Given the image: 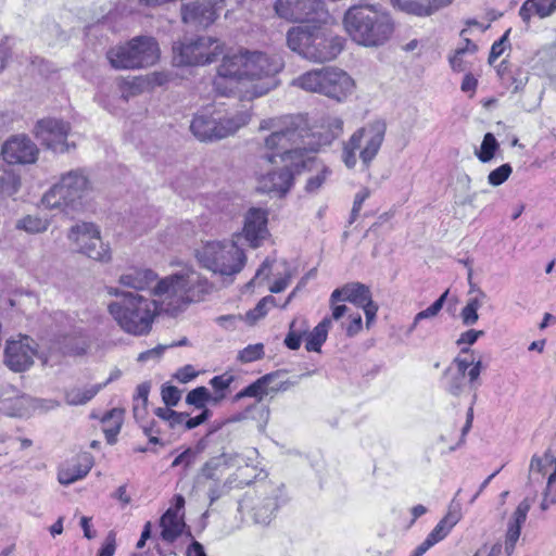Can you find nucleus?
Instances as JSON below:
<instances>
[{
    "label": "nucleus",
    "instance_id": "f257e3e1",
    "mask_svg": "<svg viewBox=\"0 0 556 556\" xmlns=\"http://www.w3.org/2000/svg\"><path fill=\"white\" fill-rule=\"evenodd\" d=\"M211 289V282L199 271L184 268L156 283L153 300L135 292H119L117 288H110V294L121 299L109 305V312L124 331L142 336L150 331L156 314H177L189 304L202 301Z\"/></svg>",
    "mask_w": 556,
    "mask_h": 556
},
{
    "label": "nucleus",
    "instance_id": "f03ea898",
    "mask_svg": "<svg viewBox=\"0 0 556 556\" xmlns=\"http://www.w3.org/2000/svg\"><path fill=\"white\" fill-rule=\"evenodd\" d=\"M260 131H269L263 138L261 161L282 167L258 178V190L285 195L293 185V172L314 164L309 153L318 151V142L308 131V122L303 115H280L264 118Z\"/></svg>",
    "mask_w": 556,
    "mask_h": 556
},
{
    "label": "nucleus",
    "instance_id": "7ed1b4c3",
    "mask_svg": "<svg viewBox=\"0 0 556 556\" xmlns=\"http://www.w3.org/2000/svg\"><path fill=\"white\" fill-rule=\"evenodd\" d=\"M283 66V60L279 55L239 50L223 58L213 87L220 96L238 94L242 99L252 100L277 87L276 76Z\"/></svg>",
    "mask_w": 556,
    "mask_h": 556
},
{
    "label": "nucleus",
    "instance_id": "20e7f679",
    "mask_svg": "<svg viewBox=\"0 0 556 556\" xmlns=\"http://www.w3.org/2000/svg\"><path fill=\"white\" fill-rule=\"evenodd\" d=\"M342 23L350 38L366 48L383 46L394 31L391 14L380 4L351 5L345 11Z\"/></svg>",
    "mask_w": 556,
    "mask_h": 556
},
{
    "label": "nucleus",
    "instance_id": "39448f33",
    "mask_svg": "<svg viewBox=\"0 0 556 556\" xmlns=\"http://www.w3.org/2000/svg\"><path fill=\"white\" fill-rule=\"evenodd\" d=\"M288 48L314 63L334 60L344 48V38L334 35L326 24L293 26L286 35Z\"/></svg>",
    "mask_w": 556,
    "mask_h": 556
},
{
    "label": "nucleus",
    "instance_id": "423d86ee",
    "mask_svg": "<svg viewBox=\"0 0 556 556\" xmlns=\"http://www.w3.org/2000/svg\"><path fill=\"white\" fill-rule=\"evenodd\" d=\"M291 85L306 92L319 93L337 102H343L355 88L353 78L336 66L307 71L295 77Z\"/></svg>",
    "mask_w": 556,
    "mask_h": 556
},
{
    "label": "nucleus",
    "instance_id": "0eeeda50",
    "mask_svg": "<svg viewBox=\"0 0 556 556\" xmlns=\"http://www.w3.org/2000/svg\"><path fill=\"white\" fill-rule=\"evenodd\" d=\"M387 124L372 121L355 130L348 141L343 142L341 159L349 169H353L359 157L365 169H369L384 141Z\"/></svg>",
    "mask_w": 556,
    "mask_h": 556
},
{
    "label": "nucleus",
    "instance_id": "6e6552de",
    "mask_svg": "<svg viewBox=\"0 0 556 556\" xmlns=\"http://www.w3.org/2000/svg\"><path fill=\"white\" fill-rule=\"evenodd\" d=\"M200 265L222 277L238 275L247 263L244 251L233 240L204 242L195 250Z\"/></svg>",
    "mask_w": 556,
    "mask_h": 556
},
{
    "label": "nucleus",
    "instance_id": "1a4fd4ad",
    "mask_svg": "<svg viewBox=\"0 0 556 556\" xmlns=\"http://www.w3.org/2000/svg\"><path fill=\"white\" fill-rule=\"evenodd\" d=\"M159 58V45L154 38L149 36L135 37L108 51L110 64L116 70H138L152 66Z\"/></svg>",
    "mask_w": 556,
    "mask_h": 556
},
{
    "label": "nucleus",
    "instance_id": "9d476101",
    "mask_svg": "<svg viewBox=\"0 0 556 556\" xmlns=\"http://www.w3.org/2000/svg\"><path fill=\"white\" fill-rule=\"evenodd\" d=\"M89 189L88 178L81 170H70L62 175L60 181L43 195L42 203L50 208H58L65 214L79 211L81 200Z\"/></svg>",
    "mask_w": 556,
    "mask_h": 556
},
{
    "label": "nucleus",
    "instance_id": "9b49d317",
    "mask_svg": "<svg viewBox=\"0 0 556 556\" xmlns=\"http://www.w3.org/2000/svg\"><path fill=\"white\" fill-rule=\"evenodd\" d=\"M250 114L244 111L233 113L214 112L211 115H195L190 130L200 141H215L237 132L250 122Z\"/></svg>",
    "mask_w": 556,
    "mask_h": 556
},
{
    "label": "nucleus",
    "instance_id": "f8f14e48",
    "mask_svg": "<svg viewBox=\"0 0 556 556\" xmlns=\"http://www.w3.org/2000/svg\"><path fill=\"white\" fill-rule=\"evenodd\" d=\"M224 52V43L213 37L185 39L173 47V61L178 66H199L215 62Z\"/></svg>",
    "mask_w": 556,
    "mask_h": 556
},
{
    "label": "nucleus",
    "instance_id": "ddd939ff",
    "mask_svg": "<svg viewBox=\"0 0 556 556\" xmlns=\"http://www.w3.org/2000/svg\"><path fill=\"white\" fill-rule=\"evenodd\" d=\"M280 489L271 483L262 482L256 485L254 494L245 495L239 502V510H248L255 523L267 526L278 509Z\"/></svg>",
    "mask_w": 556,
    "mask_h": 556
},
{
    "label": "nucleus",
    "instance_id": "4468645a",
    "mask_svg": "<svg viewBox=\"0 0 556 556\" xmlns=\"http://www.w3.org/2000/svg\"><path fill=\"white\" fill-rule=\"evenodd\" d=\"M276 15L290 23L327 24L330 14L321 0H276Z\"/></svg>",
    "mask_w": 556,
    "mask_h": 556
},
{
    "label": "nucleus",
    "instance_id": "2eb2a0df",
    "mask_svg": "<svg viewBox=\"0 0 556 556\" xmlns=\"http://www.w3.org/2000/svg\"><path fill=\"white\" fill-rule=\"evenodd\" d=\"M37 343L28 336L20 334L16 339L7 341L4 349V365L14 372H23L34 364Z\"/></svg>",
    "mask_w": 556,
    "mask_h": 556
},
{
    "label": "nucleus",
    "instance_id": "dca6fc26",
    "mask_svg": "<svg viewBox=\"0 0 556 556\" xmlns=\"http://www.w3.org/2000/svg\"><path fill=\"white\" fill-rule=\"evenodd\" d=\"M70 129V124L62 119L45 118L37 122L35 135L47 149L55 153H64L71 147L67 142Z\"/></svg>",
    "mask_w": 556,
    "mask_h": 556
},
{
    "label": "nucleus",
    "instance_id": "f3484780",
    "mask_svg": "<svg viewBox=\"0 0 556 556\" xmlns=\"http://www.w3.org/2000/svg\"><path fill=\"white\" fill-rule=\"evenodd\" d=\"M225 0H203L181 5V18L185 24L207 27L215 22Z\"/></svg>",
    "mask_w": 556,
    "mask_h": 556
},
{
    "label": "nucleus",
    "instance_id": "a211bd4d",
    "mask_svg": "<svg viewBox=\"0 0 556 556\" xmlns=\"http://www.w3.org/2000/svg\"><path fill=\"white\" fill-rule=\"evenodd\" d=\"M38 153L36 143L25 135L10 137L1 149L3 160L9 164H33L37 161Z\"/></svg>",
    "mask_w": 556,
    "mask_h": 556
},
{
    "label": "nucleus",
    "instance_id": "6ab92c4d",
    "mask_svg": "<svg viewBox=\"0 0 556 556\" xmlns=\"http://www.w3.org/2000/svg\"><path fill=\"white\" fill-rule=\"evenodd\" d=\"M468 349H462L457 357L444 371L446 379L445 390L453 396H459L466 386V371L470 367L471 359L467 355Z\"/></svg>",
    "mask_w": 556,
    "mask_h": 556
},
{
    "label": "nucleus",
    "instance_id": "aec40b11",
    "mask_svg": "<svg viewBox=\"0 0 556 556\" xmlns=\"http://www.w3.org/2000/svg\"><path fill=\"white\" fill-rule=\"evenodd\" d=\"M243 236L252 248H257L267 238V212L250 208L244 217Z\"/></svg>",
    "mask_w": 556,
    "mask_h": 556
},
{
    "label": "nucleus",
    "instance_id": "412c9836",
    "mask_svg": "<svg viewBox=\"0 0 556 556\" xmlns=\"http://www.w3.org/2000/svg\"><path fill=\"white\" fill-rule=\"evenodd\" d=\"M371 299V292L369 287L361 282H350L344 285L342 288H338L332 291L330 295V306L333 309L334 306H340L338 302H350L357 307H362L368 303Z\"/></svg>",
    "mask_w": 556,
    "mask_h": 556
},
{
    "label": "nucleus",
    "instance_id": "4be33fe9",
    "mask_svg": "<svg viewBox=\"0 0 556 556\" xmlns=\"http://www.w3.org/2000/svg\"><path fill=\"white\" fill-rule=\"evenodd\" d=\"M348 312L346 305L334 306L330 316L325 317L311 332L307 331L305 349L308 352H319L332 321L341 319Z\"/></svg>",
    "mask_w": 556,
    "mask_h": 556
},
{
    "label": "nucleus",
    "instance_id": "5701e85b",
    "mask_svg": "<svg viewBox=\"0 0 556 556\" xmlns=\"http://www.w3.org/2000/svg\"><path fill=\"white\" fill-rule=\"evenodd\" d=\"M249 471H253V468L249 466L240 467L233 472L224 483L214 482L207 491L210 504L226 495L230 490L235 488H243L251 483V475Z\"/></svg>",
    "mask_w": 556,
    "mask_h": 556
},
{
    "label": "nucleus",
    "instance_id": "b1692460",
    "mask_svg": "<svg viewBox=\"0 0 556 556\" xmlns=\"http://www.w3.org/2000/svg\"><path fill=\"white\" fill-rule=\"evenodd\" d=\"M401 11L416 16H430L454 0H391Z\"/></svg>",
    "mask_w": 556,
    "mask_h": 556
},
{
    "label": "nucleus",
    "instance_id": "393cba45",
    "mask_svg": "<svg viewBox=\"0 0 556 556\" xmlns=\"http://www.w3.org/2000/svg\"><path fill=\"white\" fill-rule=\"evenodd\" d=\"M531 503L528 498L521 501L516 510L514 511L506 531L505 551L507 555H511L515 545L520 536L522 525L526 522L528 511L530 510Z\"/></svg>",
    "mask_w": 556,
    "mask_h": 556
},
{
    "label": "nucleus",
    "instance_id": "a878e982",
    "mask_svg": "<svg viewBox=\"0 0 556 556\" xmlns=\"http://www.w3.org/2000/svg\"><path fill=\"white\" fill-rule=\"evenodd\" d=\"M92 467V462L87 454L79 456L74 463L61 468L58 479L61 484L68 485L88 475Z\"/></svg>",
    "mask_w": 556,
    "mask_h": 556
},
{
    "label": "nucleus",
    "instance_id": "bb28decb",
    "mask_svg": "<svg viewBox=\"0 0 556 556\" xmlns=\"http://www.w3.org/2000/svg\"><path fill=\"white\" fill-rule=\"evenodd\" d=\"M162 538L167 542H174L182 532L185 523L182 517L173 508L166 510L161 518Z\"/></svg>",
    "mask_w": 556,
    "mask_h": 556
},
{
    "label": "nucleus",
    "instance_id": "cd10ccee",
    "mask_svg": "<svg viewBox=\"0 0 556 556\" xmlns=\"http://www.w3.org/2000/svg\"><path fill=\"white\" fill-rule=\"evenodd\" d=\"M156 275L151 269L131 268L121 276L119 283L135 290H142L154 281Z\"/></svg>",
    "mask_w": 556,
    "mask_h": 556
},
{
    "label": "nucleus",
    "instance_id": "c85d7f7f",
    "mask_svg": "<svg viewBox=\"0 0 556 556\" xmlns=\"http://www.w3.org/2000/svg\"><path fill=\"white\" fill-rule=\"evenodd\" d=\"M100 233L98 227L92 223H79L71 227L67 238L72 241L78 252L84 249V245L88 244L93 236Z\"/></svg>",
    "mask_w": 556,
    "mask_h": 556
},
{
    "label": "nucleus",
    "instance_id": "c756f323",
    "mask_svg": "<svg viewBox=\"0 0 556 556\" xmlns=\"http://www.w3.org/2000/svg\"><path fill=\"white\" fill-rule=\"evenodd\" d=\"M460 520V513L458 509L450 508L448 513L438 522V525L433 528V530L427 535V538L433 543L437 544L442 541L451 530L458 523Z\"/></svg>",
    "mask_w": 556,
    "mask_h": 556
},
{
    "label": "nucleus",
    "instance_id": "7c9ffc66",
    "mask_svg": "<svg viewBox=\"0 0 556 556\" xmlns=\"http://www.w3.org/2000/svg\"><path fill=\"white\" fill-rule=\"evenodd\" d=\"M323 127H327L328 130L325 135L319 134L317 138L316 132H312L308 127V131L311 136H314V140L318 142V149L321 146L330 144L337 137H339L343 131V121L338 116H328L323 121Z\"/></svg>",
    "mask_w": 556,
    "mask_h": 556
},
{
    "label": "nucleus",
    "instance_id": "2f4dec72",
    "mask_svg": "<svg viewBox=\"0 0 556 556\" xmlns=\"http://www.w3.org/2000/svg\"><path fill=\"white\" fill-rule=\"evenodd\" d=\"M123 419L124 410L119 408H113L102 417L103 432L108 443L113 444L116 441V435L121 431Z\"/></svg>",
    "mask_w": 556,
    "mask_h": 556
},
{
    "label": "nucleus",
    "instance_id": "473e14b6",
    "mask_svg": "<svg viewBox=\"0 0 556 556\" xmlns=\"http://www.w3.org/2000/svg\"><path fill=\"white\" fill-rule=\"evenodd\" d=\"M226 394L213 395L205 387H198L191 390L186 396V403L194 406L198 409L206 408L207 403L217 404Z\"/></svg>",
    "mask_w": 556,
    "mask_h": 556
},
{
    "label": "nucleus",
    "instance_id": "72a5a7b5",
    "mask_svg": "<svg viewBox=\"0 0 556 556\" xmlns=\"http://www.w3.org/2000/svg\"><path fill=\"white\" fill-rule=\"evenodd\" d=\"M273 378V374L258 378L256 381L238 392L235 399L240 400L242 397H255L258 402L262 401V399L269 393L268 384L271 382Z\"/></svg>",
    "mask_w": 556,
    "mask_h": 556
},
{
    "label": "nucleus",
    "instance_id": "f704fd0d",
    "mask_svg": "<svg viewBox=\"0 0 556 556\" xmlns=\"http://www.w3.org/2000/svg\"><path fill=\"white\" fill-rule=\"evenodd\" d=\"M309 326L306 319L296 317L294 318L289 328V332L285 339V344L290 350H298L301 345L302 337L307 333Z\"/></svg>",
    "mask_w": 556,
    "mask_h": 556
},
{
    "label": "nucleus",
    "instance_id": "c9c22d12",
    "mask_svg": "<svg viewBox=\"0 0 556 556\" xmlns=\"http://www.w3.org/2000/svg\"><path fill=\"white\" fill-rule=\"evenodd\" d=\"M80 253L86 254L88 257L106 263L111 260V251L109 245L101 241L100 233L93 236L88 244L84 245Z\"/></svg>",
    "mask_w": 556,
    "mask_h": 556
},
{
    "label": "nucleus",
    "instance_id": "e433bc0d",
    "mask_svg": "<svg viewBox=\"0 0 556 556\" xmlns=\"http://www.w3.org/2000/svg\"><path fill=\"white\" fill-rule=\"evenodd\" d=\"M102 384H94L88 388H72L65 393V401L68 405H84L88 403L101 390Z\"/></svg>",
    "mask_w": 556,
    "mask_h": 556
},
{
    "label": "nucleus",
    "instance_id": "4c0bfd02",
    "mask_svg": "<svg viewBox=\"0 0 556 556\" xmlns=\"http://www.w3.org/2000/svg\"><path fill=\"white\" fill-rule=\"evenodd\" d=\"M20 188V177L13 169L0 167V194L12 195Z\"/></svg>",
    "mask_w": 556,
    "mask_h": 556
},
{
    "label": "nucleus",
    "instance_id": "58836bf2",
    "mask_svg": "<svg viewBox=\"0 0 556 556\" xmlns=\"http://www.w3.org/2000/svg\"><path fill=\"white\" fill-rule=\"evenodd\" d=\"M331 175V169L325 164L316 165V173L312 175L305 185V191L308 193H317Z\"/></svg>",
    "mask_w": 556,
    "mask_h": 556
},
{
    "label": "nucleus",
    "instance_id": "ea45409f",
    "mask_svg": "<svg viewBox=\"0 0 556 556\" xmlns=\"http://www.w3.org/2000/svg\"><path fill=\"white\" fill-rule=\"evenodd\" d=\"M498 148L500 144L494 135L488 132L484 135L480 150L476 152V155L482 163H488L494 157Z\"/></svg>",
    "mask_w": 556,
    "mask_h": 556
},
{
    "label": "nucleus",
    "instance_id": "a19ab883",
    "mask_svg": "<svg viewBox=\"0 0 556 556\" xmlns=\"http://www.w3.org/2000/svg\"><path fill=\"white\" fill-rule=\"evenodd\" d=\"M49 222L37 216L27 215L20 219L16 224L18 229H23L29 233H40L48 229Z\"/></svg>",
    "mask_w": 556,
    "mask_h": 556
},
{
    "label": "nucleus",
    "instance_id": "79ce46f5",
    "mask_svg": "<svg viewBox=\"0 0 556 556\" xmlns=\"http://www.w3.org/2000/svg\"><path fill=\"white\" fill-rule=\"evenodd\" d=\"M275 298L271 295L264 296L261 301H258L253 309H250L245 314L244 319L247 323L253 325L263 318L268 312V305H275Z\"/></svg>",
    "mask_w": 556,
    "mask_h": 556
},
{
    "label": "nucleus",
    "instance_id": "37998d69",
    "mask_svg": "<svg viewBox=\"0 0 556 556\" xmlns=\"http://www.w3.org/2000/svg\"><path fill=\"white\" fill-rule=\"evenodd\" d=\"M467 355L469 356V359L472 361V363H470V367L466 371V377L468 378L469 387L476 391L480 386L479 378L483 369V366L481 359H476V357L473 356V352L470 351L469 349Z\"/></svg>",
    "mask_w": 556,
    "mask_h": 556
},
{
    "label": "nucleus",
    "instance_id": "c03bdc74",
    "mask_svg": "<svg viewBox=\"0 0 556 556\" xmlns=\"http://www.w3.org/2000/svg\"><path fill=\"white\" fill-rule=\"evenodd\" d=\"M480 307V302L477 298L470 299L465 307L460 312V318L463 320V324L465 326H472L475 325L478 319V309Z\"/></svg>",
    "mask_w": 556,
    "mask_h": 556
},
{
    "label": "nucleus",
    "instance_id": "a18cd8bd",
    "mask_svg": "<svg viewBox=\"0 0 556 556\" xmlns=\"http://www.w3.org/2000/svg\"><path fill=\"white\" fill-rule=\"evenodd\" d=\"M513 172V168L511 166L506 163V164H503L501 165L500 167L493 169L489 176H488V181L490 185L496 187V186H501L502 184H504L508 177L510 176Z\"/></svg>",
    "mask_w": 556,
    "mask_h": 556
},
{
    "label": "nucleus",
    "instance_id": "49530a36",
    "mask_svg": "<svg viewBox=\"0 0 556 556\" xmlns=\"http://www.w3.org/2000/svg\"><path fill=\"white\" fill-rule=\"evenodd\" d=\"M448 291H445L439 299H437L429 307L416 314V321H420L426 318L434 317L442 309L443 304L446 300Z\"/></svg>",
    "mask_w": 556,
    "mask_h": 556
},
{
    "label": "nucleus",
    "instance_id": "de8ad7c7",
    "mask_svg": "<svg viewBox=\"0 0 556 556\" xmlns=\"http://www.w3.org/2000/svg\"><path fill=\"white\" fill-rule=\"evenodd\" d=\"M235 377L229 372H224L223 375L215 376L210 380V384L215 391L214 395H219L222 393L225 394V391L230 387L233 382Z\"/></svg>",
    "mask_w": 556,
    "mask_h": 556
},
{
    "label": "nucleus",
    "instance_id": "09e8293b",
    "mask_svg": "<svg viewBox=\"0 0 556 556\" xmlns=\"http://www.w3.org/2000/svg\"><path fill=\"white\" fill-rule=\"evenodd\" d=\"M264 346L261 343L248 345L239 353V359L243 363H251L262 358Z\"/></svg>",
    "mask_w": 556,
    "mask_h": 556
},
{
    "label": "nucleus",
    "instance_id": "8fccbe9b",
    "mask_svg": "<svg viewBox=\"0 0 556 556\" xmlns=\"http://www.w3.org/2000/svg\"><path fill=\"white\" fill-rule=\"evenodd\" d=\"M555 457L549 451H546L543 456L534 455L530 463V470L545 473L547 467L554 464Z\"/></svg>",
    "mask_w": 556,
    "mask_h": 556
},
{
    "label": "nucleus",
    "instance_id": "3c124183",
    "mask_svg": "<svg viewBox=\"0 0 556 556\" xmlns=\"http://www.w3.org/2000/svg\"><path fill=\"white\" fill-rule=\"evenodd\" d=\"M222 463L217 458L210 459L201 468V476L216 482L220 477Z\"/></svg>",
    "mask_w": 556,
    "mask_h": 556
},
{
    "label": "nucleus",
    "instance_id": "603ef678",
    "mask_svg": "<svg viewBox=\"0 0 556 556\" xmlns=\"http://www.w3.org/2000/svg\"><path fill=\"white\" fill-rule=\"evenodd\" d=\"M198 454V451L194 448L189 447L185 450L173 460L172 468L182 466L184 469H188L195 463Z\"/></svg>",
    "mask_w": 556,
    "mask_h": 556
},
{
    "label": "nucleus",
    "instance_id": "864d4df0",
    "mask_svg": "<svg viewBox=\"0 0 556 556\" xmlns=\"http://www.w3.org/2000/svg\"><path fill=\"white\" fill-rule=\"evenodd\" d=\"M161 395L166 406H176L180 401L181 392L177 387L163 386Z\"/></svg>",
    "mask_w": 556,
    "mask_h": 556
},
{
    "label": "nucleus",
    "instance_id": "5fc2aeb1",
    "mask_svg": "<svg viewBox=\"0 0 556 556\" xmlns=\"http://www.w3.org/2000/svg\"><path fill=\"white\" fill-rule=\"evenodd\" d=\"M362 316L359 313H351L348 316V324L342 325L345 328L348 337H354L362 330Z\"/></svg>",
    "mask_w": 556,
    "mask_h": 556
},
{
    "label": "nucleus",
    "instance_id": "6e6d98bb",
    "mask_svg": "<svg viewBox=\"0 0 556 556\" xmlns=\"http://www.w3.org/2000/svg\"><path fill=\"white\" fill-rule=\"evenodd\" d=\"M553 504H556V482H552L547 479L546 489L541 503V509L546 510Z\"/></svg>",
    "mask_w": 556,
    "mask_h": 556
},
{
    "label": "nucleus",
    "instance_id": "4d7b16f0",
    "mask_svg": "<svg viewBox=\"0 0 556 556\" xmlns=\"http://www.w3.org/2000/svg\"><path fill=\"white\" fill-rule=\"evenodd\" d=\"M509 35V29L502 36V38L497 41H495L492 47L489 54V63H494L504 52L505 50V41L507 40Z\"/></svg>",
    "mask_w": 556,
    "mask_h": 556
},
{
    "label": "nucleus",
    "instance_id": "13d9d810",
    "mask_svg": "<svg viewBox=\"0 0 556 556\" xmlns=\"http://www.w3.org/2000/svg\"><path fill=\"white\" fill-rule=\"evenodd\" d=\"M116 549V534L114 531H110L105 538V541L100 548L98 556H114Z\"/></svg>",
    "mask_w": 556,
    "mask_h": 556
},
{
    "label": "nucleus",
    "instance_id": "bf43d9fd",
    "mask_svg": "<svg viewBox=\"0 0 556 556\" xmlns=\"http://www.w3.org/2000/svg\"><path fill=\"white\" fill-rule=\"evenodd\" d=\"M556 11V0L536 1V14L541 17H547Z\"/></svg>",
    "mask_w": 556,
    "mask_h": 556
},
{
    "label": "nucleus",
    "instance_id": "052dcab7",
    "mask_svg": "<svg viewBox=\"0 0 556 556\" xmlns=\"http://www.w3.org/2000/svg\"><path fill=\"white\" fill-rule=\"evenodd\" d=\"M252 410H257L260 414H261V417L263 419V422L266 424L267 420H268V416H269V410L267 408V406L265 405H258V404H255V405H252L250 406L244 413L242 414H239L238 416L233 417V420L236 421H240L242 419H245L248 417V415L252 412Z\"/></svg>",
    "mask_w": 556,
    "mask_h": 556
},
{
    "label": "nucleus",
    "instance_id": "680f3d73",
    "mask_svg": "<svg viewBox=\"0 0 556 556\" xmlns=\"http://www.w3.org/2000/svg\"><path fill=\"white\" fill-rule=\"evenodd\" d=\"M482 336H484V331H482V330H475V329L467 330L460 334L459 339L457 340V344L458 345H462V344L472 345Z\"/></svg>",
    "mask_w": 556,
    "mask_h": 556
},
{
    "label": "nucleus",
    "instance_id": "e2e57ef3",
    "mask_svg": "<svg viewBox=\"0 0 556 556\" xmlns=\"http://www.w3.org/2000/svg\"><path fill=\"white\" fill-rule=\"evenodd\" d=\"M198 376V372L193 368L192 365H186L177 370L175 374V378L181 383H187L194 379Z\"/></svg>",
    "mask_w": 556,
    "mask_h": 556
},
{
    "label": "nucleus",
    "instance_id": "0e129e2a",
    "mask_svg": "<svg viewBox=\"0 0 556 556\" xmlns=\"http://www.w3.org/2000/svg\"><path fill=\"white\" fill-rule=\"evenodd\" d=\"M211 416V412L207 408H204L201 414L195 417H187L185 420V426L188 430L194 429L195 427L205 422Z\"/></svg>",
    "mask_w": 556,
    "mask_h": 556
},
{
    "label": "nucleus",
    "instance_id": "69168bd1",
    "mask_svg": "<svg viewBox=\"0 0 556 556\" xmlns=\"http://www.w3.org/2000/svg\"><path fill=\"white\" fill-rule=\"evenodd\" d=\"M532 12L536 13V1L526 0L519 9L521 20L528 24L531 20Z\"/></svg>",
    "mask_w": 556,
    "mask_h": 556
},
{
    "label": "nucleus",
    "instance_id": "338daca9",
    "mask_svg": "<svg viewBox=\"0 0 556 556\" xmlns=\"http://www.w3.org/2000/svg\"><path fill=\"white\" fill-rule=\"evenodd\" d=\"M166 349H168L167 345L160 344L151 350L140 353L138 361L147 362L150 358H160Z\"/></svg>",
    "mask_w": 556,
    "mask_h": 556
},
{
    "label": "nucleus",
    "instance_id": "774afa93",
    "mask_svg": "<svg viewBox=\"0 0 556 556\" xmlns=\"http://www.w3.org/2000/svg\"><path fill=\"white\" fill-rule=\"evenodd\" d=\"M292 278V273L287 271L286 275L279 279H277L269 288L270 292L279 293L282 292L290 283Z\"/></svg>",
    "mask_w": 556,
    "mask_h": 556
}]
</instances>
